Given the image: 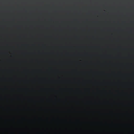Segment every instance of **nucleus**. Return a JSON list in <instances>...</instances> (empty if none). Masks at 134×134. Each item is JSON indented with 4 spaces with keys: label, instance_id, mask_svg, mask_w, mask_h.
Segmentation results:
<instances>
[{
    "label": "nucleus",
    "instance_id": "obj_1",
    "mask_svg": "<svg viewBox=\"0 0 134 134\" xmlns=\"http://www.w3.org/2000/svg\"><path fill=\"white\" fill-rule=\"evenodd\" d=\"M7 49L4 52V53L6 54H8L11 52L12 48L11 47L9 44H7Z\"/></svg>",
    "mask_w": 134,
    "mask_h": 134
},
{
    "label": "nucleus",
    "instance_id": "obj_2",
    "mask_svg": "<svg viewBox=\"0 0 134 134\" xmlns=\"http://www.w3.org/2000/svg\"><path fill=\"white\" fill-rule=\"evenodd\" d=\"M18 27H17V29ZM18 35H17V38ZM18 47V42L17 41V47ZM18 48H17V59H70V58H20L18 54Z\"/></svg>",
    "mask_w": 134,
    "mask_h": 134
},
{
    "label": "nucleus",
    "instance_id": "obj_3",
    "mask_svg": "<svg viewBox=\"0 0 134 134\" xmlns=\"http://www.w3.org/2000/svg\"><path fill=\"white\" fill-rule=\"evenodd\" d=\"M38 53H39L40 52V51H38Z\"/></svg>",
    "mask_w": 134,
    "mask_h": 134
},
{
    "label": "nucleus",
    "instance_id": "obj_4",
    "mask_svg": "<svg viewBox=\"0 0 134 134\" xmlns=\"http://www.w3.org/2000/svg\"><path fill=\"white\" fill-rule=\"evenodd\" d=\"M18 1V0H17V1ZM18 7V4H17V8Z\"/></svg>",
    "mask_w": 134,
    "mask_h": 134
},
{
    "label": "nucleus",
    "instance_id": "obj_5",
    "mask_svg": "<svg viewBox=\"0 0 134 134\" xmlns=\"http://www.w3.org/2000/svg\"><path fill=\"white\" fill-rule=\"evenodd\" d=\"M18 1V0H17V1ZM18 7V4H17V8Z\"/></svg>",
    "mask_w": 134,
    "mask_h": 134
}]
</instances>
